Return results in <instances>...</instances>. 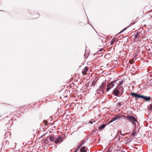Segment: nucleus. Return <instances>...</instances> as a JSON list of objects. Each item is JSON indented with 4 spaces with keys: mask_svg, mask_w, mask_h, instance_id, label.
Returning <instances> with one entry per match:
<instances>
[{
    "mask_svg": "<svg viewBox=\"0 0 152 152\" xmlns=\"http://www.w3.org/2000/svg\"><path fill=\"white\" fill-rule=\"evenodd\" d=\"M127 119L130 122H132L134 124L136 125L135 122H137V119L132 115H127L126 117Z\"/></svg>",
    "mask_w": 152,
    "mask_h": 152,
    "instance_id": "f257e3e1",
    "label": "nucleus"
},
{
    "mask_svg": "<svg viewBox=\"0 0 152 152\" xmlns=\"http://www.w3.org/2000/svg\"><path fill=\"white\" fill-rule=\"evenodd\" d=\"M116 81V80H114L111 82L107 86V87L106 89V92H107L110 90V89L112 88L115 86L114 83H115L116 84V83L115 82Z\"/></svg>",
    "mask_w": 152,
    "mask_h": 152,
    "instance_id": "f03ea898",
    "label": "nucleus"
},
{
    "mask_svg": "<svg viewBox=\"0 0 152 152\" xmlns=\"http://www.w3.org/2000/svg\"><path fill=\"white\" fill-rule=\"evenodd\" d=\"M64 139V138L63 137L59 136L55 140V143L56 144L60 143L63 141Z\"/></svg>",
    "mask_w": 152,
    "mask_h": 152,
    "instance_id": "7ed1b4c3",
    "label": "nucleus"
},
{
    "mask_svg": "<svg viewBox=\"0 0 152 152\" xmlns=\"http://www.w3.org/2000/svg\"><path fill=\"white\" fill-rule=\"evenodd\" d=\"M132 96H134L135 98V100H137L138 98L142 99L143 95H140L137 94L136 93L134 92L131 93L130 94Z\"/></svg>",
    "mask_w": 152,
    "mask_h": 152,
    "instance_id": "20e7f679",
    "label": "nucleus"
},
{
    "mask_svg": "<svg viewBox=\"0 0 152 152\" xmlns=\"http://www.w3.org/2000/svg\"><path fill=\"white\" fill-rule=\"evenodd\" d=\"M113 94L115 96H120V91H119V90H118L116 88L114 89L113 91Z\"/></svg>",
    "mask_w": 152,
    "mask_h": 152,
    "instance_id": "39448f33",
    "label": "nucleus"
},
{
    "mask_svg": "<svg viewBox=\"0 0 152 152\" xmlns=\"http://www.w3.org/2000/svg\"><path fill=\"white\" fill-rule=\"evenodd\" d=\"M116 88L120 91V94L119 96H121L123 94L124 91V89L122 86H117Z\"/></svg>",
    "mask_w": 152,
    "mask_h": 152,
    "instance_id": "423d86ee",
    "label": "nucleus"
},
{
    "mask_svg": "<svg viewBox=\"0 0 152 152\" xmlns=\"http://www.w3.org/2000/svg\"><path fill=\"white\" fill-rule=\"evenodd\" d=\"M142 99H144L145 101H148L151 100V98L149 96L148 97L143 96Z\"/></svg>",
    "mask_w": 152,
    "mask_h": 152,
    "instance_id": "0eeeda50",
    "label": "nucleus"
},
{
    "mask_svg": "<svg viewBox=\"0 0 152 152\" xmlns=\"http://www.w3.org/2000/svg\"><path fill=\"white\" fill-rule=\"evenodd\" d=\"M88 67L87 66L83 70L82 73L83 74L85 75L86 74V72L88 71Z\"/></svg>",
    "mask_w": 152,
    "mask_h": 152,
    "instance_id": "6e6552de",
    "label": "nucleus"
},
{
    "mask_svg": "<svg viewBox=\"0 0 152 152\" xmlns=\"http://www.w3.org/2000/svg\"><path fill=\"white\" fill-rule=\"evenodd\" d=\"M98 79L96 78H94L92 83V85L93 86H94L96 84V82L97 81Z\"/></svg>",
    "mask_w": 152,
    "mask_h": 152,
    "instance_id": "1a4fd4ad",
    "label": "nucleus"
},
{
    "mask_svg": "<svg viewBox=\"0 0 152 152\" xmlns=\"http://www.w3.org/2000/svg\"><path fill=\"white\" fill-rule=\"evenodd\" d=\"M85 142V141L84 140H83L82 142L79 144L78 146V148H80L84 144Z\"/></svg>",
    "mask_w": 152,
    "mask_h": 152,
    "instance_id": "9d476101",
    "label": "nucleus"
},
{
    "mask_svg": "<svg viewBox=\"0 0 152 152\" xmlns=\"http://www.w3.org/2000/svg\"><path fill=\"white\" fill-rule=\"evenodd\" d=\"M118 116H115L114 117H113V118H112L111 120L110 121V122H112L116 120L118 118Z\"/></svg>",
    "mask_w": 152,
    "mask_h": 152,
    "instance_id": "9b49d317",
    "label": "nucleus"
},
{
    "mask_svg": "<svg viewBox=\"0 0 152 152\" xmlns=\"http://www.w3.org/2000/svg\"><path fill=\"white\" fill-rule=\"evenodd\" d=\"M48 137H46L44 142V144L45 145L47 144L48 143Z\"/></svg>",
    "mask_w": 152,
    "mask_h": 152,
    "instance_id": "f8f14e48",
    "label": "nucleus"
},
{
    "mask_svg": "<svg viewBox=\"0 0 152 152\" xmlns=\"http://www.w3.org/2000/svg\"><path fill=\"white\" fill-rule=\"evenodd\" d=\"M140 35V34L138 33H137L134 36V39H136L137 38L140 37L139 36Z\"/></svg>",
    "mask_w": 152,
    "mask_h": 152,
    "instance_id": "ddd939ff",
    "label": "nucleus"
},
{
    "mask_svg": "<svg viewBox=\"0 0 152 152\" xmlns=\"http://www.w3.org/2000/svg\"><path fill=\"white\" fill-rule=\"evenodd\" d=\"M80 150L81 152H86V148L84 146Z\"/></svg>",
    "mask_w": 152,
    "mask_h": 152,
    "instance_id": "4468645a",
    "label": "nucleus"
},
{
    "mask_svg": "<svg viewBox=\"0 0 152 152\" xmlns=\"http://www.w3.org/2000/svg\"><path fill=\"white\" fill-rule=\"evenodd\" d=\"M54 140V137L53 136H51L50 137L49 140L51 141H53Z\"/></svg>",
    "mask_w": 152,
    "mask_h": 152,
    "instance_id": "2eb2a0df",
    "label": "nucleus"
},
{
    "mask_svg": "<svg viewBox=\"0 0 152 152\" xmlns=\"http://www.w3.org/2000/svg\"><path fill=\"white\" fill-rule=\"evenodd\" d=\"M148 110L149 111H151L152 110V104H151L149 105Z\"/></svg>",
    "mask_w": 152,
    "mask_h": 152,
    "instance_id": "dca6fc26",
    "label": "nucleus"
},
{
    "mask_svg": "<svg viewBox=\"0 0 152 152\" xmlns=\"http://www.w3.org/2000/svg\"><path fill=\"white\" fill-rule=\"evenodd\" d=\"M105 126V125L104 124H103L101 126H100L99 127V128L100 129H103L104 128Z\"/></svg>",
    "mask_w": 152,
    "mask_h": 152,
    "instance_id": "f3484780",
    "label": "nucleus"
},
{
    "mask_svg": "<svg viewBox=\"0 0 152 152\" xmlns=\"http://www.w3.org/2000/svg\"><path fill=\"white\" fill-rule=\"evenodd\" d=\"M123 80H122V81H121V82H120V83H119L117 85V86H119H119H121L122 85V84L123 83Z\"/></svg>",
    "mask_w": 152,
    "mask_h": 152,
    "instance_id": "a211bd4d",
    "label": "nucleus"
},
{
    "mask_svg": "<svg viewBox=\"0 0 152 152\" xmlns=\"http://www.w3.org/2000/svg\"><path fill=\"white\" fill-rule=\"evenodd\" d=\"M115 38L113 39H112V40L111 42V43H110L111 45H113V43L115 42Z\"/></svg>",
    "mask_w": 152,
    "mask_h": 152,
    "instance_id": "6ab92c4d",
    "label": "nucleus"
},
{
    "mask_svg": "<svg viewBox=\"0 0 152 152\" xmlns=\"http://www.w3.org/2000/svg\"><path fill=\"white\" fill-rule=\"evenodd\" d=\"M121 105V102H119L116 104V105L118 107H120Z\"/></svg>",
    "mask_w": 152,
    "mask_h": 152,
    "instance_id": "aec40b11",
    "label": "nucleus"
},
{
    "mask_svg": "<svg viewBox=\"0 0 152 152\" xmlns=\"http://www.w3.org/2000/svg\"><path fill=\"white\" fill-rule=\"evenodd\" d=\"M137 133V132H136V131H133L132 133V135H135Z\"/></svg>",
    "mask_w": 152,
    "mask_h": 152,
    "instance_id": "412c9836",
    "label": "nucleus"
},
{
    "mask_svg": "<svg viewBox=\"0 0 152 152\" xmlns=\"http://www.w3.org/2000/svg\"><path fill=\"white\" fill-rule=\"evenodd\" d=\"M102 85V87L104 88L106 85V83H103Z\"/></svg>",
    "mask_w": 152,
    "mask_h": 152,
    "instance_id": "4be33fe9",
    "label": "nucleus"
},
{
    "mask_svg": "<svg viewBox=\"0 0 152 152\" xmlns=\"http://www.w3.org/2000/svg\"><path fill=\"white\" fill-rule=\"evenodd\" d=\"M46 133H45V134H42L40 137L39 138V139H41L44 136L45 134H46Z\"/></svg>",
    "mask_w": 152,
    "mask_h": 152,
    "instance_id": "5701e85b",
    "label": "nucleus"
},
{
    "mask_svg": "<svg viewBox=\"0 0 152 152\" xmlns=\"http://www.w3.org/2000/svg\"><path fill=\"white\" fill-rule=\"evenodd\" d=\"M133 61L132 60H130L129 61V63L131 64H132L133 63Z\"/></svg>",
    "mask_w": 152,
    "mask_h": 152,
    "instance_id": "b1692460",
    "label": "nucleus"
},
{
    "mask_svg": "<svg viewBox=\"0 0 152 152\" xmlns=\"http://www.w3.org/2000/svg\"><path fill=\"white\" fill-rule=\"evenodd\" d=\"M126 28L122 30V31H121L119 33L120 34V33H122V32H123V31H125L126 30Z\"/></svg>",
    "mask_w": 152,
    "mask_h": 152,
    "instance_id": "393cba45",
    "label": "nucleus"
},
{
    "mask_svg": "<svg viewBox=\"0 0 152 152\" xmlns=\"http://www.w3.org/2000/svg\"><path fill=\"white\" fill-rule=\"evenodd\" d=\"M110 152V150H109V149L107 150V151H106V152Z\"/></svg>",
    "mask_w": 152,
    "mask_h": 152,
    "instance_id": "a878e982",
    "label": "nucleus"
},
{
    "mask_svg": "<svg viewBox=\"0 0 152 152\" xmlns=\"http://www.w3.org/2000/svg\"><path fill=\"white\" fill-rule=\"evenodd\" d=\"M103 50V49L102 48V49H101L100 50V51H102Z\"/></svg>",
    "mask_w": 152,
    "mask_h": 152,
    "instance_id": "bb28decb",
    "label": "nucleus"
},
{
    "mask_svg": "<svg viewBox=\"0 0 152 152\" xmlns=\"http://www.w3.org/2000/svg\"><path fill=\"white\" fill-rule=\"evenodd\" d=\"M47 123H48V122L47 121H45V124H47Z\"/></svg>",
    "mask_w": 152,
    "mask_h": 152,
    "instance_id": "cd10ccee",
    "label": "nucleus"
},
{
    "mask_svg": "<svg viewBox=\"0 0 152 152\" xmlns=\"http://www.w3.org/2000/svg\"><path fill=\"white\" fill-rule=\"evenodd\" d=\"M90 123L91 124H92L93 123V122L90 121Z\"/></svg>",
    "mask_w": 152,
    "mask_h": 152,
    "instance_id": "c85d7f7f",
    "label": "nucleus"
}]
</instances>
